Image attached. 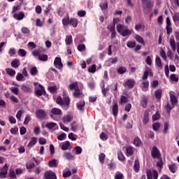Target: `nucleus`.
<instances>
[{"instance_id":"27","label":"nucleus","mask_w":179,"mask_h":179,"mask_svg":"<svg viewBox=\"0 0 179 179\" xmlns=\"http://www.w3.org/2000/svg\"><path fill=\"white\" fill-rule=\"evenodd\" d=\"M162 89H158L155 91V96L157 100H160L162 99Z\"/></svg>"},{"instance_id":"28","label":"nucleus","mask_w":179,"mask_h":179,"mask_svg":"<svg viewBox=\"0 0 179 179\" xmlns=\"http://www.w3.org/2000/svg\"><path fill=\"white\" fill-rule=\"evenodd\" d=\"M126 154L127 156H132L134 155V148L128 146L126 148Z\"/></svg>"},{"instance_id":"30","label":"nucleus","mask_w":179,"mask_h":179,"mask_svg":"<svg viewBox=\"0 0 179 179\" xmlns=\"http://www.w3.org/2000/svg\"><path fill=\"white\" fill-rule=\"evenodd\" d=\"M19 62H20V61H19L18 59H15L11 62V66L13 68H19V66L20 65L19 64Z\"/></svg>"},{"instance_id":"57","label":"nucleus","mask_w":179,"mask_h":179,"mask_svg":"<svg viewBox=\"0 0 179 179\" xmlns=\"http://www.w3.org/2000/svg\"><path fill=\"white\" fill-rule=\"evenodd\" d=\"M115 179H124V175L120 172L115 174Z\"/></svg>"},{"instance_id":"46","label":"nucleus","mask_w":179,"mask_h":179,"mask_svg":"<svg viewBox=\"0 0 179 179\" xmlns=\"http://www.w3.org/2000/svg\"><path fill=\"white\" fill-rule=\"evenodd\" d=\"M88 72L90 73H94L96 72V64H92L88 68Z\"/></svg>"},{"instance_id":"41","label":"nucleus","mask_w":179,"mask_h":179,"mask_svg":"<svg viewBox=\"0 0 179 179\" xmlns=\"http://www.w3.org/2000/svg\"><path fill=\"white\" fill-rule=\"evenodd\" d=\"M141 105L143 108H146L148 107V99L146 97H143L141 101Z\"/></svg>"},{"instance_id":"54","label":"nucleus","mask_w":179,"mask_h":179,"mask_svg":"<svg viewBox=\"0 0 179 179\" xmlns=\"http://www.w3.org/2000/svg\"><path fill=\"white\" fill-rule=\"evenodd\" d=\"M26 167L28 170L30 169H34V167H36V164L33 162H28L26 164Z\"/></svg>"},{"instance_id":"19","label":"nucleus","mask_w":179,"mask_h":179,"mask_svg":"<svg viewBox=\"0 0 179 179\" xmlns=\"http://www.w3.org/2000/svg\"><path fill=\"white\" fill-rule=\"evenodd\" d=\"M51 113L54 115H62V110H61V109L57 108H53L51 110Z\"/></svg>"},{"instance_id":"48","label":"nucleus","mask_w":179,"mask_h":179,"mask_svg":"<svg viewBox=\"0 0 179 179\" xmlns=\"http://www.w3.org/2000/svg\"><path fill=\"white\" fill-rule=\"evenodd\" d=\"M117 71L120 75H122V73H125V72H127V69L124 66H120L117 69Z\"/></svg>"},{"instance_id":"8","label":"nucleus","mask_w":179,"mask_h":179,"mask_svg":"<svg viewBox=\"0 0 179 179\" xmlns=\"http://www.w3.org/2000/svg\"><path fill=\"white\" fill-rule=\"evenodd\" d=\"M45 179H57V175L52 171H48L44 173Z\"/></svg>"},{"instance_id":"37","label":"nucleus","mask_w":179,"mask_h":179,"mask_svg":"<svg viewBox=\"0 0 179 179\" xmlns=\"http://www.w3.org/2000/svg\"><path fill=\"white\" fill-rule=\"evenodd\" d=\"M127 45L129 48H135V47H136V42L129 41L127 43Z\"/></svg>"},{"instance_id":"9","label":"nucleus","mask_w":179,"mask_h":179,"mask_svg":"<svg viewBox=\"0 0 179 179\" xmlns=\"http://www.w3.org/2000/svg\"><path fill=\"white\" fill-rule=\"evenodd\" d=\"M54 66L57 69H61L64 67V64H62L61 57H55V61H54Z\"/></svg>"},{"instance_id":"59","label":"nucleus","mask_w":179,"mask_h":179,"mask_svg":"<svg viewBox=\"0 0 179 179\" xmlns=\"http://www.w3.org/2000/svg\"><path fill=\"white\" fill-rule=\"evenodd\" d=\"M120 103L121 104L122 103H128V97L122 95L121 97H120Z\"/></svg>"},{"instance_id":"56","label":"nucleus","mask_w":179,"mask_h":179,"mask_svg":"<svg viewBox=\"0 0 179 179\" xmlns=\"http://www.w3.org/2000/svg\"><path fill=\"white\" fill-rule=\"evenodd\" d=\"M66 138V134L62 133L57 136L58 141H64Z\"/></svg>"},{"instance_id":"55","label":"nucleus","mask_w":179,"mask_h":179,"mask_svg":"<svg viewBox=\"0 0 179 179\" xmlns=\"http://www.w3.org/2000/svg\"><path fill=\"white\" fill-rule=\"evenodd\" d=\"M168 131H169V123L165 122V123L164 124L163 134H164V135H166V134H167Z\"/></svg>"},{"instance_id":"50","label":"nucleus","mask_w":179,"mask_h":179,"mask_svg":"<svg viewBox=\"0 0 179 179\" xmlns=\"http://www.w3.org/2000/svg\"><path fill=\"white\" fill-rule=\"evenodd\" d=\"M169 169L171 171V173H176V169H177V166H176V164H172L169 166Z\"/></svg>"},{"instance_id":"38","label":"nucleus","mask_w":179,"mask_h":179,"mask_svg":"<svg viewBox=\"0 0 179 179\" xmlns=\"http://www.w3.org/2000/svg\"><path fill=\"white\" fill-rule=\"evenodd\" d=\"M106 159V154L101 152L99 155V160L101 162V164H104V159Z\"/></svg>"},{"instance_id":"45","label":"nucleus","mask_w":179,"mask_h":179,"mask_svg":"<svg viewBox=\"0 0 179 179\" xmlns=\"http://www.w3.org/2000/svg\"><path fill=\"white\" fill-rule=\"evenodd\" d=\"M82 94V92H80V90H75V92L73 94V97L76 99H79V96Z\"/></svg>"},{"instance_id":"43","label":"nucleus","mask_w":179,"mask_h":179,"mask_svg":"<svg viewBox=\"0 0 179 179\" xmlns=\"http://www.w3.org/2000/svg\"><path fill=\"white\" fill-rule=\"evenodd\" d=\"M143 87L142 89L144 92H146L149 89V81H143L142 83Z\"/></svg>"},{"instance_id":"23","label":"nucleus","mask_w":179,"mask_h":179,"mask_svg":"<svg viewBox=\"0 0 179 179\" xmlns=\"http://www.w3.org/2000/svg\"><path fill=\"white\" fill-rule=\"evenodd\" d=\"M6 72L9 76H15L16 75V71L13 69L7 68L6 69Z\"/></svg>"},{"instance_id":"34","label":"nucleus","mask_w":179,"mask_h":179,"mask_svg":"<svg viewBox=\"0 0 179 179\" xmlns=\"http://www.w3.org/2000/svg\"><path fill=\"white\" fill-rule=\"evenodd\" d=\"M38 59L39 61H43V62H45V61H48V55L45 54H41L39 57H38Z\"/></svg>"},{"instance_id":"29","label":"nucleus","mask_w":179,"mask_h":179,"mask_svg":"<svg viewBox=\"0 0 179 179\" xmlns=\"http://www.w3.org/2000/svg\"><path fill=\"white\" fill-rule=\"evenodd\" d=\"M155 64L158 68H163V64H162V59L159 56L155 57Z\"/></svg>"},{"instance_id":"42","label":"nucleus","mask_w":179,"mask_h":179,"mask_svg":"<svg viewBox=\"0 0 179 179\" xmlns=\"http://www.w3.org/2000/svg\"><path fill=\"white\" fill-rule=\"evenodd\" d=\"M30 73L32 76H36L37 73H38V70L37 69V67L34 66L31 68L30 69Z\"/></svg>"},{"instance_id":"52","label":"nucleus","mask_w":179,"mask_h":179,"mask_svg":"<svg viewBox=\"0 0 179 179\" xmlns=\"http://www.w3.org/2000/svg\"><path fill=\"white\" fill-rule=\"evenodd\" d=\"M21 31L22 34H30V29L27 27H22L21 29Z\"/></svg>"},{"instance_id":"64","label":"nucleus","mask_w":179,"mask_h":179,"mask_svg":"<svg viewBox=\"0 0 179 179\" xmlns=\"http://www.w3.org/2000/svg\"><path fill=\"white\" fill-rule=\"evenodd\" d=\"M173 22H179V13H175L173 16Z\"/></svg>"},{"instance_id":"51","label":"nucleus","mask_w":179,"mask_h":179,"mask_svg":"<svg viewBox=\"0 0 179 179\" xmlns=\"http://www.w3.org/2000/svg\"><path fill=\"white\" fill-rule=\"evenodd\" d=\"M77 48L80 52H82V51H86V45H85V44H79Z\"/></svg>"},{"instance_id":"31","label":"nucleus","mask_w":179,"mask_h":179,"mask_svg":"<svg viewBox=\"0 0 179 179\" xmlns=\"http://www.w3.org/2000/svg\"><path fill=\"white\" fill-rule=\"evenodd\" d=\"M72 36L71 35H67L66 36L65 43L66 45H71V44L73 43Z\"/></svg>"},{"instance_id":"21","label":"nucleus","mask_w":179,"mask_h":179,"mask_svg":"<svg viewBox=\"0 0 179 179\" xmlns=\"http://www.w3.org/2000/svg\"><path fill=\"white\" fill-rule=\"evenodd\" d=\"M69 89L70 90H78L79 89V85L78 82H74L69 85Z\"/></svg>"},{"instance_id":"47","label":"nucleus","mask_w":179,"mask_h":179,"mask_svg":"<svg viewBox=\"0 0 179 179\" xmlns=\"http://www.w3.org/2000/svg\"><path fill=\"white\" fill-rule=\"evenodd\" d=\"M46 128H48V129H52V128H55V127H57V123L55 122H49L45 124Z\"/></svg>"},{"instance_id":"15","label":"nucleus","mask_w":179,"mask_h":179,"mask_svg":"<svg viewBox=\"0 0 179 179\" xmlns=\"http://www.w3.org/2000/svg\"><path fill=\"white\" fill-rule=\"evenodd\" d=\"M72 120H73V117L71 115H67L62 117V121L64 124H68V122H71Z\"/></svg>"},{"instance_id":"10","label":"nucleus","mask_w":179,"mask_h":179,"mask_svg":"<svg viewBox=\"0 0 179 179\" xmlns=\"http://www.w3.org/2000/svg\"><path fill=\"white\" fill-rule=\"evenodd\" d=\"M112 113L114 115V117H117V115H118V103H117V102H114V104L112 107Z\"/></svg>"},{"instance_id":"11","label":"nucleus","mask_w":179,"mask_h":179,"mask_svg":"<svg viewBox=\"0 0 179 179\" xmlns=\"http://www.w3.org/2000/svg\"><path fill=\"white\" fill-rule=\"evenodd\" d=\"M125 86H127L129 89H132L135 86V80L128 79L125 83Z\"/></svg>"},{"instance_id":"60","label":"nucleus","mask_w":179,"mask_h":179,"mask_svg":"<svg viewBox=\"0 0 179 179\" xmlns=\"http://www.w3.org/2000/svg\"><path fill=\"white\" fill-rule=\"evenodd\" d=\"M76 150V155H80L82 153V147L78 145L74 148Z\"/></svg>"},{"instance_id":"35","label":"nucleus","mask_w":179,"mask_h":179,"mask_svg":"<svg viewBox=\"0 0 179 179\" xmlns=\"http://www.w3.org/2000/svg\"><path fill=\"white\" fill-rule=\"evenodd\" d=\"M169 43H170V45H171L172 50L173 52L176 51V40L174 38H171Z\"/></svg>"},{"instance_id":"22","label":"nucleus","mask_w":179,"mask_h":179,"mask_svg":"<svg viewBox=\"0 0 179 179\" xmlns=\"http://www.w3.org/2000/svg\"><path fill=\"white\" fill-rule=\"evenodd\" d=\"M134 38L137 41V43H139L140 44H143V45H145V40H143V38L142 36L136 34Z\"/></svg>"},{"instance_id":"24","label":"nucleus","mask_w":179,"mask_h":179,"mask_svg":"<svg viewBox=\"0 0 179 179\" xmlns=\"http://www.w3.org/2000/svg\"><path fill=\"white\" fill-rule=\"evenodd\" d=\"M36 143H37V138L32 137V138H31L30 141L27 145V147L32 148V146H34V145H36Z\"/></svg>"},{"instance_id":"39","label":"nucleus","mask_w":179,"mask_h":179,"mask_svg":"<svg viewBox=\"0 0 179 179\" xmlns=\"http://www.w3.org/2000/svg\"><path fill=\"white\" fill-rule=\"evenodd\" d=\"M144 5H145V6L144 7L145 8L150 9V8H153V1H145Z\"/></svg>"},{"instance_id":"53","label":"nucleus","mask_w":179,"mask_h":179,"mask_svg":"<svg viewBox=\"0 0 179 179\" xmlns=\"http://www.w3.org/2000/svg\"><path fill=\"white\" fill-rule=\"evenodd\" d=\"M117 157L120 162H124L125 160V157L124 156V154H122V152H117Z\"/></svg>"},{"instance_id":"2","label":"nucleus","mask_w":179,"mask_h":179,"mask_svg":"<svg viewBox=\"0 0 179 179\" xmlns=\"http://www.w3.org/2000/svg\"><path fill=\"white\" fill-rule=\"evenodd\" d=\"M57 104L59 106H66V107H69L71 104V99L69 96H65L63 99L61 96H58L56 99Z\"/></svg>"},{"instance_id":"3","label":"nucleus","mask_w":179,"mask_h":179,"mask_svg":"<svg viewBox=\"0 0 179 179\" xmlns=\"http://www.w3.org/2000/svg\"><path fill=\"white\" fill-rule=\"evenodd\" d=\"M146 176L148 179H157L159 178V172L156 170L148 169L146 171Z\"/></svg>"},{"instance_id":"63","label":"nucleus","mask_w":179,"mask_h":179,"mask_svg":"<svg viewBox=\"0 0 179 179\" xmlns=\"http://www.w3.org/2000/svg\"><path fill=\"white\" fill-rule=\"evenodd\" d=\"M48 90L50 93H55L57 92V86L48 87Z\"/></svg>"},{"instance_id":"14","label":"nucleus","mask_w":179,"mask_h":179,"mask_svg":"<svg viewBox=\"0 0 179 179\" xmlns=\"http://www.w3.org/2000/svg\"><path fill=\"white\" fill-rule=\"evenodd\" d=\"M85 101H80L78 103H77V108L80 111H85Z\"/></svg>"},{"instance_id":"49","label":"nucleus","mask_w":179,"mask_h":179,"mask_svg":"<svg viewBox=\"0 0 179 179\" xmlns=\"http://www.w3.org/2000/svg\"><path fill=\"white\" fill-rule=\"evenodd\" d=\"M158 120H160V113H159V110L152 115V121H157Z\"/></svg>"},{"instance_id":"18","label":"nucleus","mask_w":179,"mask_h":179,"mask_svg":"<svg viewBox=\"0 0 179 179\" xmlns=\"http://www.w3.org/2000/svg\"><path fill=\"white\" fill-rule=\"evenodd\" d=\"M139 169H141V164H139V159H135L134 170L135 173H139Z\"/></svg>"},{"instance_id":"20","label":"nucleus","mask_w":179,"mask_h":179,"mask_svg":"<svg viewBox=\"0 0 179 179\" xmlns=\"http://www.w3.org/2000/svg\"><path fill=\"white\" fill-rule=\"evenodd\" d=\"M21 90L24 93H31V88L28 85H21Z\"/></svg>"},{"instance_id":"25","label":"nucleus","mask_w":179,"mask_h":179,"mask_svg":"<svg viewBox=\"0 0 179 179\" xmlns=\"http://www.w3.org/2000/svg\"><path fill=\"white\" fill-rule=\"evenodd\" d=\"M49 167H57L58 163L57 162V159H53L48 162V163Z\"/></svg>"},{"instance_id":"17","label":"nucleus","mask_w":179,"mask_h":179,"mask_svg":"<svg viewBox=\"0 0 179 179\" xmlns=\"http://www.w3.org/2000/svg\"><path fill=\"white\" fill-rule=\"evenodd\" d=\"M134 145L139 148L142 146V145L143 144L142 143V141L141 140V138L137 136V137H135L134 139Z\"/></svg>"},{"instance_id":"6","label":"nucleus","mask_w":179,"mask_h":179,"mask_svg":"<svg viewBox=\"0 0 179 179\" xmlns=\"http://www.w3.org/2000/svg\"><path fill=\"white\" fill-rule=\"evenodd\" d=\"M38 87H40L41 90H37L35 92L36 96H37V97H40L43 94V96H47V92H45V89H44V87H43V85H41V84L38 85Z\"/></svg>"},{"instance_id":"7","label":"nucleus","mask_w":179,"mask_h":179,"mask_svg":"<svg viewBox=\"0 0 179 179\" xmlns=\"http://www.w3.org/2000/svg\"><path fill=\"white\" fill-rule=\"evenodd\" d=\"M36 115L39 120H44L47 117V113L43 109H38L36 111Z\"/></svg>"},{"instance_id":"36","label":"nucleus","mask_w":179,"mask_h":179,"mask_svg":"<svg viewBox=\"0 0 179 179\" xmlns=\"http://www.w3.org/2000/svg\"><path fill=\"white\" fill-rule=\"evenodd\" d=\"M70 24H71V26H73V27H78V19L71 18L70 19Z\"/></svg>"},{"instance_id":"26","label":"nucleus","mask_w":179,"mask_h":179,"mask_svg":"<svg viewBox=\"0 0 179 179\" xmlns=\"http://www.w3.org/2000/svg\"><path fill=\"white\" fill-rule=\"evenodd\" d=\"M63 26H69L71 24V19H69V15L62 19Z\"/></svg>"},{"instance_id":"40","label":"nucleus","mask_w":179,"mask_h":179,"mask_svg":"<svg viewBox=\"0 0 179 179\" xmlns=\"http://www.w3.org/2000/svg\"><path fill=\"white\" fill-rule=\"evenodd\" d=\"M149 71H150V68L148 67L143 72V76L142 77L143 80H146V79H148V76H149Z\"/></svg>"},{"instance_id":"44","label":"nucleus","mask_w":179,"mask_h":179,"mask_svg":"<svg viewBox=\"0 0 179 179\" xmlns=\"http://www.w3.org/2000/svg\"><path fill=\"white\" fill-rule=\"evenodd\" d=\"M18 55H20V57H26L27 52L24 49H19Z\"/></svg>"},{"instance_id":"1","label":"nucleus","mask_w":179,"mask_h":179,"mask_svg":"<svg viewBox=\"0 0 179 179\" xmlns=\"http://www.w3.org/2000/svg\"><path fill=\"white\" fill-rule=\"evenodd\" d=\"M116 29L117 33H119L120 36H122V37H127V36H131V34H132V31L128 29V27L121 24H118L116 26Z\"/></svg>"},{"instance_id":"58","label":"nucleus","mask_w":179,"mask_h":179,"mask_svg":"<svg viewBox=\"0 0 179 179\" xmlns=\"http://www.w3.org/2000/svg\"><path fill=\"white\" fill-rule=\"evenodd\" d=\"M160 128V123L156 122L152 124V129L154 131H158V129Z\"/></svg>"},{"instance_id":"32","label":"nucleus","mask_w":179,"mask_h":179,"mask_svg":"<svg viewBox=\"0 0 179 179\" xmlns=\"http://www.w3.org/2000/svg\"><path fill=\"white\" fill-rule=\"evenodd\" d=\"M149 122V112H145L144 113L143 119V123L144 125H146Z\"/></svg>"},{"instance_id":"12","label":"nucleus","mask_w":179,"mask_h":179,"mask_svg":"<svg viewBox=\"0 0 179 179\" xmlns=\"http://www.w3.org/2000/svg\"><path fill=\"white\" fill-rule=\"evenodd\" d=\"M170 94L171 103L173 107H174V106H176V104H178V99H177V96H176V95H174L173 94Z\"/></svg>"},{"instance_id":"33","label":"nucleus","mask_w":179,"mask_h":179,"mask_svg":"<svg viewBox=\"0 0 179 179\" xmlns=\"http://www.w3.org/2000/svg\"><path fill=\"white\" fill-rule=\"evenodd\" d=\"M69 146H71V143H69V141H66L64 143H62V150H67L68 148H69Z\"/></svg>"},{"instance_id":"5","label":"nucleus","mask_w":179,"mask_h":179,"mask_svg":"<svg viewBox=\"0 0 179 179\" xmlns=\"http://www.w3.org/2000/svg\"><path fill=\"white\" fill-rule=\"evenodd\" d=\"M8 169V164H5L3 168L0 169L1 171H0V178H6Z\"/></svg>"},{"instance_id":"4","label":"nucleus","mask_w":179,"mask_h":179,"mask_svg":"<svg viewBox=\"0 0 179 179\" xmlns=\"http://www.w3.org/2000/svg\"><path fill=\"white\" fill-rule=\"evenodd\" d=\"M151 156L152 159H160L162 155H160V150H159V148H157V147H152V150L151 151Z\"/></svg>"},{"instance_id":"61","label":"nucleus","mask_w":179,"mask_h":179,"mask_svg":"<svg viewBox=\"0 0 179 179\" xmlns=\"http://www.w3.org/2000/svg\"><path fill=\"white\" fill-rule=\"evenodd\" d=\"M170 79L172 80V82H178V77H177L176 74H171L170 76Z\"/></svg>"},{"instance_id":"13","label":"nucleus","mask_w":179,"mask_h":179,"mask_svg":"<svg viewBox=\"0 0 179 179\" xmlns=\"http://www.w3.org/2000/svg\"><path fill=\"white\" fill-rule=\"evenodd\" d=\"M13 17L16 19V20H23V19H24V13L21 11L18 14H14Z\"/></svg>"},{"instance_id":"16","label":"nucleus","mask_w":179,"mask_h":179,"mask_svg":"<svg viewBox=\"0 0 179 179\" xmlns=\"http://www.w3.org/2000/svg\"><path fill=\"white\" fill-rule=\"evenodd\" d=\"M63 156L66 160H75V155H73L71 152H65Z\"/></svg>"},{"instance_id":"62","label":"nucleus","mask_w":179,"mask_h":179,"mask_svg":"<svg viewBox=\"0 0 179 179\" xmlns=\"http://www.w3.org/2000/svg\"><path fill=\"white\" fill-rule=\"evenodd\" d=\"M76 136H77L75 135L73 133H70L69 134V138H70L71 141H76V139H78Z\"/></svg>"}]
</instances>
